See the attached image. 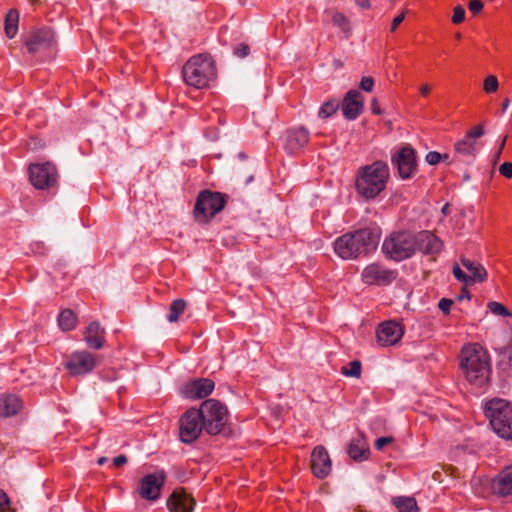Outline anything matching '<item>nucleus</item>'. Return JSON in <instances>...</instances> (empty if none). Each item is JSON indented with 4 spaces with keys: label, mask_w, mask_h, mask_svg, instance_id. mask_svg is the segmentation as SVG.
Instances as JSON below:
<instances>
[{
    "label": "nucleus",
    "mask_w": 512,
    "mask_h": 512,
    "mask_svg": "<svg viewBox=\"0 0 512 512\" xmlns=\"http://www.w3.org/2000/svg\"><path fill=\"white\" fill-rule=\"evenodd\" d=\"M378 227H368L345 233L334 241L335 253L344 260L356 259L375 251L380 241Z\"/></svg>",
    "instance_id": "f257e3e1"
},
{
    "label": "nucleus",
    "mask_w": 512,
    "mask_h": 512,
    "mask_svg": "<svg viewBox=\"0 0 512 512\" xmlns=\"http://www.w3.org/2000/svg\"><path fill=\"white\" fill-rule=\"evenodd\" d=\"M460 365L471 384L483 387L488 383L491 373L490 357L479 344L468 345L462 349Z\"/></svg>",
    "instance_id": "f03ea898"
},
{
    "label": "nucleus",
    "mask_w": 512,
    "mask_h": 512,
    "mask_svg": "<svg viewBox=\"0 0 512 512\" xmlns=\"http://www.w3.org/2000/svg\"><path fill=\"white\" fill-rule=\"evenodd\" d=\"M388 179V165L378 160L358 170L355 188L365 199H374L385 189Z\"/></svg>",
    "instance_id": "7ed1b4c3"
},
{
    "label": "nucleus",
    "mask_w": 512,
    "mask_h": 512,
    "mask_svg": "<svg viewBox=\"0 0 512 512\" xmlns=\"http://www.w3.org/2000/svg\"><path fill=\"white\" fill-rule=\"evenodd\" d=\"M182 75L187 85L202 89L215 79V64L209 56L196 55L185 63Z\"/></svg>",
    "instance_id": "20e7f679"
},
{
    "label": "nucleus",
    "mask_w": 512,
    "mask_h": 512,
    "mask_svg": "<svg viewBox=\"0 0 512 512\" xmlns=\"http://www.w3.org/2000/svg\"><path fill=\"white\" fill-rule=\"evenodd\" d=\"M485 415L500 438L512 440V407L508 401L500 398L487 401Z\"/></svg>",
    "instance_id": "39448f33"
},
{
    "label": "nucleus",
    "mask_w": 512,
    "mask_h": 512,
    "mask_svg": "<svg viewBox=\"0 0 512 512\" xmlns=\"http://www.w3.org/2000/svg\"><path fill=\"white\" fill-rule=\"evenodd\" d=\"M197 410L201 414L200 419L206 433L217 435L223 430L228 420V411L221 402L216 399H208Z\"/></svg>",
    "instance_id": "423d86ee"
},
{
    "label": "nucleus",
    "mask_w": 512,
    "mask_h": 512,
    "mask_svg": "<svg viewBox=\"0 0 512 512\" xmlns=\"http://www.w3.org/2000/svg\"><path fill=\"white\" fill-rule=\"evenodd\" d=\"M414 234L408 231L392 233L382 244L383 252L394 261H402L412 257L414 252Z\"/></svg>",
    "instance_id": "0eeeda50"
},
{
    "label": "nucleus",
    "mask_w": 512,
    "mask_h": 512,
    "mask_svg": "<svg viewBox=\"0 0 512 512\" xmlns=\"http://www.w3.org/2000/svg\"><path fill=\"white\" fill-rule=\"evenodd\" d=\"M224 205L225 201L220 193L203 191L198 196L195 204V218L197 221L205 223L219 213Z\"/></svg>",
    "instance_id": "6e6552de"
},
{
    "label": "nucleus",
    "mask_w": 512,
    "mask_h": 512,
    "mask_svg": "<svg viewBox=\"0 0 512 512\" xmlns=\"http://www.w3.org/2000/svg\"><path fill=\"white\" fill-rule=\"evenodd\" d=\"M201 414L196 408L188 409L180 418V439L183 443L191 444L204 430Z\"/></svg>",
    "instance_id": "1a4fd4ad"
},
{
    "label": "nucleus",
    "mask_w": 512,
    "mask_h": 512,
    "mask_svg": "<svg viewBox=\"0 0 512 512\" xmlns=\"http://www.w3.org/2000/svg\"><path fill=\"white\" fill-rule=\"evenodd\" d=\"M56 167L50 163L31 164L29 167V178L32 185L37 189H48L57 181Z\"/></svg>",
    "instance_id": "9d476101"
},
{
    "label": "nucleus",
    "mask_w": 512,
    "mask_h": 512,
    "mask_svg": "<svg viewBox=\"0 0 512 512\" xmlns=\"http://www.w3.org/2000/svg\"><path fill=\"white\" fill-rule=\"evenodd\" d=\"M391 162L402 179H409L416 171L415 150L409 145L404 146L392 155Z\"/></svg>",
    "instance_id": "9b49d317"
},
{
    "label": "nucleus",
    "mask_w": 512,
    "mask_h": 512,
    "mask_svg": "<svg viewBox=\"0 0 512 512\" xmlns=\"http://www.w3.org/2000/svg\"><path fill=\"white\" fill-rule=\"evenodd\" d=\"M165 480L166 474L162 470L145 475L139 484L140 496L149 501L157 500Z\"/></svg>",
    "instance_id": "f8f14e48"
},
{
    "label": "nucleus",
    "mask_w": 512,
    "mask_h": 512,
    "mask_svg": "<svg viewBox=\"0 0 512 512\" xmlns=\"http://www.w3.org/2000/svg\"><path fill=\"white\" fill-rule=\"evenodd\" d=\"M54 44V32L48 28L39 29L32 32L25 41V46L31 54L44 53L51 49Z\"/></svg>",
    "instance_id": "ddd939ff"
},
{
    "label": "nucleus",
    "mask_w": 512,
    "mask_h": 512,
    "mask_svg": "<svg viewBox=\"0 0 512 512\" xmlns=\"http://www.w3.org/2000/svg\"><path fill=\"white\" fill-rule=\"evenodd\" d=\"M96 359L94 355L87 351H77L72 353L65 362V368L71 375H83L94 369Z\"/></svg>",
    "instance_id": "4468645a"
},
{
    "label": "nucleus",
    "mask_w": 512,
    "mask_h": 512,
    "mask_svg": "<svg viewBox=\"0 0 512 512\" xmlns=\"http://www.w3.org/2000/svg\"><path fill=\"white\" fill-rule=\"evenodd\" d=\"M404 329L396 321L390 320L381 323L376 331L377 342L382 347L397 344L403 337Z\"/></svg>",
    "instance_id": "2eb2a0df"
},
{
    "label": "nucleus",
    "mask_w": 512,
    "mask_h": 512,
    "mask_svg": "<svg viewBox=\"0 0 512 512\" xmlns=\"http://www.w3.org/2000/svg\"><path fill=\"white\" fill-rule=\"evenodd\" d=\"M215 384L211 379L200 378L183 385L181 392L184 397L196 400L202 399L212 393Z\"/></svg>",
    "instance_id": "dca6fc26"
},
{
    "label": "nucleus",
    "mask_w": 512,
    "mask_h": 512,
    "mask_svg": "<svg viewBox=\"0 0 512 512\" xmlns=\"http://www.w3.org/2000/svg\"><path fill=\"white\" fill-rule=\"evenodd\" d=\"M342 113L347 120H355L364 109V98L356 89L349 90L342 101Z\"/></svg>",
    "instance_id": "f3484780"
},
{
    "label": "nucleus",
    "mask_w": 512,
    "mask_h": 512,
    "mask_svg": "<svg viewBox=\"0 0 512 512\" xmlns=\"http://www.w3.org/2000/svg\"><path fill=\"white\" fill-rule=\"evenodd\" d=\"M395 278V273L378 264L367 266L362 272V279L366 284L388 285Z\"/></svg>",
    "instance_id": "a211bd4d"
},
{
    "label": "nucleus",
    "mask_w": 512,
    "mask_h": 512,
    "mask_svg": "<svg viewBox=\"0 0 512 512\" xmlns=\"http://www.w3.org/2000/svg\"><path fill=\"white\" fill-rule=\"evenodd\" d=\"M414 239L416 240L414 252L418 250L427 255H434L439 253L442 249L441 240L430 231H420L414 234Z\"/></svg>",
    "instance_id": "6ab92c4d"
},
{
    "label": "nucleus",
    "mask_w": 512,
    "mask_h": 512,
    "mask_svg": "<svg viewBox=\"0 0 512 512\" xmlns=\"http://www.w3.org/2000/svg\"><path fill=\"white\" fill-rule=\"evenodd\" d=\"M309 140V131L303 127L290 128L285 133L284 149L288 154L301 150Z\"/></svg>",
    "instance_id": "aec40b11"
},
{
    "label": "nucleus",
    "mask_w": 512,
    "mask_h": 512,
    "mask_svg": "<svg viewBox=\"0 0 512 512\" xmlns=\"http://www.w3.org/2000/svg\"><path fill=\"white\" fill-rule=\"evenodd\" d=\"M311 470L319 479L327 477L331 471V460L323 446H316L311 454Z\"/></svg>",
    "instance_id": "412c9836"
},
{
    "label": "nucleus",
    "mask_w": 512,
    "mask_h": 512,
    "mask_svg": "<svg viewBox=\"0 0 512 512\" xmlns=\"http://www.w3.org/2000/svg\"><path fill=\"white\" fill-rule=\"evenodd\" d=\"M196 502L183 488L175 489L167 499L169 512H193Z\"/></svg>",
    "instance_id": "4be33fe9"
},
{
    "label": "nucleus",
    "mask_w": 512,
    "mask_h": 512,
    "mask_svg": "<svg viewBox=\"0 0 512 512\" xmlns=\"http://www.w3.org/2000/svg\"><path fill=\"white\" fill-rule=\"evenodd\" d=\"M492 492L500 497L512 495V465L502 469L491 481Z\"/></svg>",
    "instance_id": "5701e85b"
},
{
    "label": "nucleus",
    "mask_w": 512,
    "mask_h": 512,
    "mask_svg": "<svg viewBox=\"0 0 512 512\" xmlns=\"http://www.w3.org/2000/svg\"><path fill=\"white\" fill-rule=\"evenodd\" d=\"M347 453L350 458L357 462H362L368 459L370 450L363 434H359L351 439L347 447Z\"/></svg>",
    "instance_id": "b1692460"
},
{
    "label": "nucleus",
    "mask_w": 512,
    "mask_h": 512,
    "mask_svg": "<svg viewBox=\"0 0 512 512\" xmlns=\"http://www.w3.org/2000/svg\"><path fill=\"white\" fill-rule=\"evenodd\" d=\"M105 329L98 321L91 322L84 332V340L89 348L101 349L104 346Z\"/></svg>",
    "instance_id": "393cba45"
},
{
    "label": "nucleus",
    "mask_w": 512,
    "mask_h": 512,
    "mask_svg": "<svg viewBox=\"0 0 512 512\" xmlns=\"http://www.w3.org/2000/svg\"><path fill=\"white\" fill-rule=\"evenodd\" d=\"M21 407V400L16 395H3L0 397V417L14 416L20 411Z\"/></svg>",
    "instance_id": "a878e982"
},
{
    "label": "nucleus",
    "mask_w": 512,
    "mask_h": 512,
    "mask_svg": "<svg viewBox=\"0 0 512 512\" xmlns=\"http://www.w3.org/2000/svg\"><path fill=\"white\" fill-rule=\"evenodd\" d=\"M461 264L469 271V278L471 280V283H481L487 279L488 273L486 269L483 267V265H481L480 263H475L474 261L468 258L462 257Z\"/></svg>",
    "instance_id": "bb28decb"
},
{
    "label": "nucleus",
    "mask_w": 512,
    "mask_h": 512,
    "mask_svg": "<svg viewBox=\"0 0 512 512\" xmlns=\"http://www.w3.org/2000/svg\"><path fill=\"white\" fill-rule=\"evenodd\" d=\"M19 23V12L16 9H11L5 16L4 30L8 38H13L17 34Z\"/></svg>",
    "instance_id": "cd10ccee"
},
{
    "label": "nucleus",
    "mask_w": 512,
    "mask_h": 512,
    "mask_svg": "<svg viewBox=\"0 0 512 512\" xmlns=\"http://www.w3.org/2000/svg\"><path fill=\"white\" fill-rule=\"evenodd\" d=\"M454 150L458 155L474 157L476 152V142L464 137L455 143Z\"/></svg>",
    "instance_id": "c85d7f7f"
},
{
    "label": "nucleus",
    "mask_w": 512,
    "mask_h": 512,
    "mask_svg": "<svg viewBox=\"0 0 512 512\" xmlns=\"http://www.w3.org/2000/svg\"><path fill=\"white\" fill-rule=\"evenodd\" d=\"M393 503L399 512H418V506L412 497H397Z\"/></svg>",
    "instance_id": "c756f323"
},
{
    "label": "nucleus",
    "mask_w": 512,
    "mask_h": 512,
    "mask_svg": "<svg viewBox=\"0 0 512 512\" xmlns=\"http://www.w3.org/2000/svg\"><path fill=\"white\" fill-rule=\"evenodd\" d=\"M58 323L63 331H70L76 325V316L72 310L65 309L60 313Z\"/></svg>",
    "instance_id": "7c9ffc66"
},
{
    "label": "nucleus",
    "mask_w": 512,
    "mask_h": 512,
    "mask_svg": "<svg viewBox=\"0 0 512 512\" xmlns=\"http://www.w3.org/2000/svg\"><path fill=\"white\" fill-rule=\"evenodd\" d=\"M339 102L336 99H330L322 104L318 111V117L320 119H328L334 115L339 109Z\"/></svg>",
    "instance_id": "2f4dec72"
},
{
    "label": "nucleus",
    "mask_w": 512,
    "mask_h": 512,
    "mask_svg": "<svg viewBox=\"0 0 512 512\" xmlns=\"http://www.w3.org/2000/svg\"><path fill=\"white\" fill-rule=\"evenodd\" d=\"M186 308V301L183 299H176L170 305V311L167 316V320L170 323H174L179 319V316L184 312Z\"/></svg>",
    "instance_id": "473e14b6"
},
{
    "label": "nucleus",
    "mask_w": 512,
    "mask_h": 512,
    "mask_svg": "<svg viewBox=\"0 0 512 512\" xmlns=\"http://www.w3.org/2000/svg\"><path fill=\"white\" fill-rule=\"evenodd\" d=\"M332 22L335 26L341 29L342 32L349 37L352 33L349 20L342 13H335L332 17Z\"/></svg>",
    "instance_id": "72a5a7b5"
},
{
    "label": "nucleus",
    "mask_w": 512,
    "mask_h": 512,
    "mask_svg": "<svg viewBox=\"0 0 512 512\" xmlns=\"http://www.w3.org/2000/svg\"><path fill=\"white\" fill-rule=\"evenodd\" d=\"M487 308L494 315L502 316V317H511L512 313L500 302L490 301L487 304Z\"/></svg>",
    "instance_id": "f704fd0d"
},
{
    "label": "nucleus",
    "mask_w": 512,
    "mask_h": 512,
    "mask_svg": "<svg viewBox=\"0 0 512 512\" xmlns=\"http://www.w3.org/2000/svg\"><path fill=\"white\" fill-rule=\"evenodd\" d=\"M342 373L349 377L359 378L361 375V362L358 360L351 361L348 367H342Z\"/></svg>",
    "instance_id": "c9c22d12"
},
{
    "label": "nucleus",
    "mask_w": 512,
    "mask_h": 512,
    "mask_svg": "<svg viewBox=\"0 0 512 512\" xmlns=\"http://www.w3.org/2000/svg\"><path fill=\"white\" fill-rule=\"evenodd\" d=\"M499 87L498 79L494 75H489L484 80L483 89L486 93H494Z\"/></svg>",
    "instance_id": "e433bc0d"
},
{
    "label": "nucleus",
    "mask_w": 512,
    "mask_h": 512,
    "mask_svg": "<svg viewBox=\"0 0 512 512\" xmlns=\"http://www.w3.org/2000/svg\"><path fill=\"white\" fill-rule=\"evenodd\" d=\"M0 512H14L10 506V499L6 492L0 489Z\"/></svg>",
    "instance_id": "4c0bfd02"
},
{
    "label": "nucleus",
    "mask_w": 512,
    "mask_h": 512,
    "mask_svg": "<svg viewBox=\"0 0 512 512\" xmlns=\"http://www.w3.org/2000/svg\"><path fill=\"white\" fill-rule=\"evenodd\" d=\"M484 134V128L483 125L479 124L474 126L472 129H470L465 137L471 139L472 141H475L480 138Z\"/></svg>",
    "instance_id": "58836bf2"
},
{
    "label": "nucleus",
    "mask_w": 512,
    "mask_h": 512,
    "mask_svg": "<svg viewBox=\"0 0 512 512\" xmlns=\"http://www.w3.org/2000/svg\"><path fill=\"white\" fill-rule=\"evenodd\" d=\"M453 275L454 277L462 282V283H465V284H471V280L469 278V275H467L466 273H464L462 271V269L458 266V265H454L453 266Z\"/></svg>",
    "instance_id": "ea45409f"
},
{
    "label": "nucleus",
    "mask_w": 512,
    "mask_h": 512,
    "mask_svg": "<svg viewBox=\"0 0 512 512\" xmlns=\"http://www.w3.org/2000/svg\"><path fill=\"white\" fill-rule=\"evenodd\" d=\"M465 19V10L462 6L458 5L454 8V14L452 16V22L459 24Z\"/></svg>",
    "instance_id": "a19ab883"
},
{
    "label": "nucleus",
    "mask_w": 512,
    "mask_h": 512,
    "mask_svg": "<svg viewBox=\"0 0 512 512\" xmlns=\"http://www.w3.org/2000/svg\"><path fill=\"white\" fill-rule=\"evenodd\" d=\"M359 86L363 91L371 92L374 88V79L368 76L362 77Z\"/></svg>",
    "instance_id": "79ce46f5"
},
{
    "label": "nucleus",
    "mask_w": 512,
    "mask_h": 512,
    "mask_svg": "<svg viewBox=\"0 0 512 512\" xmlns=\"http://www.w3.org/2000/svg\"><path fill=\"white\" fill-rule=\"evenodd\" d=\"M250 52V48L247 44H239L238 46H236L233 50V53L235 56L239 57V58H244L246 57Z\"/></svg>",
    "instance_id": "37998d69"
},
{
    "label": "nucleus",
    "mask_w": 512,
    "mask_h": 512,
    "mask_svg": "<svg viewBox=\"0 0 512 512\" xmlns=\"http://www.w3.org/2000/svg\"><path fill=\"white\" fill-rule=\"evenodd\" d=\"M426 162L430 165H436L442 160V155L436 151H430L425 158Z\"/></svg>",
    "instance_id": "c03bdc74"
},
{
    "label": "nucleus",
    "mask_w": 512,
    "mask_h": 512,
    "mask_svg": "<svg viewBox=\"0 0 512 512\" xmlns=\"http://www.w3.org/2000/svg\"><path fill=\"white\" fill-rule=\"evenodd\" d=\"M499 172L502 176L506 178H512V163L504 162L499 167Z\"/></svg>",
    "instance_id": "a18cd8bd"
},
{
    "label": "nucleus",
    "mask_w": 512,
    "mask_h": 512,
    "mask_svg": "<svg viewBox=\"0 0 512 512\" xmlns=\"http://www.w3.org/2000/svg\"><path fill=\"white\" fill-rule=\"evenodd\" d=\"M394 441L393 437H380L375 441V448L377 450H382L386 445L392 443Z\"/></svg>",
    "instance_id": "49530a36"
},
{
    "label": "nucleus",
    "mask_w": 512,
    "mask_h": 512,
    "mask_svg": "<svg viewBox=\"0 0 512 512\" xmlns=\"http://www.w3.org/2000/svg\"><path fill=\"white\" fill-rule=\"evenodd\" d=\"M452 304L453 301L451 299L442 298L438 303V307L444 314H448Z\"/></svg>",
    "instance_id": "de8ad7c7"
},
{
    "label": "nucleus",
    "mask_w": 512,
    "mask_h": 512,
    "mask_svg": "<svg viewBox=\"0 0 512 512\" xmlns=\"http://www.w3.org/2000/svg\"><path fill=\"white\" fill-rule=\"evenodd\" d=\"M468 9L473 14H478L483 9V3L480 0H470L469 5H468Z\"/></svg>",
    "instance_id": "09e8293b"
},
{
    "label": "nucleus",
    "mask_w": 512,
    "mask_h": 512,
    "mask_svg": "<svg viewBox=\"0 0 512 512\" xmlns=\"http://www.w3.org/2000/svg\"><path fill=\"white\" fill-rule=\"evenodd\" d=\"M405 18V14L404 13H401L400 15L396 16L393 21H392V24H391V31L394 32L398 26L403 22Z\"/></svg>",
    "instance_id": "8fccbe9b"
},
{
    "label": "nucleus",
    "mask_w": 512,
    "mask_h": 512,
    "mask_svg": "<svg viewBox=\"0 0 512 512\" xmlns=\"http://www.w3.org/2000/svg\"><path fill=\"white\" fill-rule=\"evenodd\" d=\"M128 462V458L126 455H119L113 459V464L115 467H121Z\"/></svg>",
    "instance_id": "3c124183"
},
{
    "label": "nucleus",
    "mask_w": 512,
    "mask_h": 512,
    "mask_svg": "<svg viewBox=\"0 0 512 512\" xmlns=\"http://www.w3.org/2000/svg\"><path fill=\"white\" fill-rule=\"evenodd\" d=\"M506 140H507V135L503 136V138H502V140L500 142L498 151L496 152V154L494 156V161L495 162H497L500 159L502 151H503V149L505 147V144H506Z\"/></svg>",
    "instance_id": "603ef678"
},
{
    "label": "nucleus",
    "mask_w": 512,
    "mask_h": 512,
    "mask_svg": "<svg viewBox=\"0 0 512 512\" xmlns=\"http://www.w3.org/2000/svg\"><path fill=\"white\" fill-rule=\"evenodd\" d=\"M371 110L374 114H377V115H380L382 114V110L380 109V107L378 106L377 104V100L376 99H373L371 101Z\"/></svg>",
    "instance_id": "864d4df0"
},
{
    "label": "nucleus",
    "mask_w": 512,
    "mask_h": 512,
    "mask_svg": "<svg viewBox=\"0 0 512 512\" xmlns=\"http://www.w3.org/2000/svg\"><path fill=\"white\" fill-rule=\"evenodd\" d=\"M355 2L360 8L368 9L370 7L369 0H355Z\"/></svg>",
    "instance_id": "5fc2aeb1"
},
{
    "label": "nucleus",
    "mask_w": 512,
    "mask_h": 512,
    "mask_svg": "<svg viewBox=\"0 0 512 512\" xmlns=\"http://www.w3.org/2000/svg\"><path fill=\"white\" fill-rule=\"evenodd\" d=\"M470 299V293L466 288H463L460 295L457 297L458 300Z\"/></svg>",
    "instance_id": "6e6d98bb"
},
{
    "label": "nucleus",
    "mask_w": 512,
    "mask_h": 512,
    "mask_svg": "<svg viewBox=\"0 0 512 512\" xmlns=\"http://www.w3.org/2000/svg\"><path fill=\"white\" fill-rule=\"evenodd\" d=\"M420 92L422 95L426 96L430 92V86L425 84L420 87Z\"/></svg>",
    "instance_id": "4d7b16f0"
},
{
    "label": "nucleus",
    "mask_w": 512,
    "mask_h": 512,
    "mask_svg": "<svg viewBox=\"0 0 512 512\" xmlns=\"http://www.w3.org/2000/svg\"><path fill=\"white\" fill-rule=\"evenodd\" d=\"M449 207H450L449 203H446V204L442 207V209H441V213H442V215H444V216H445V215H447V214H448V212H449Z\"/></svg>",
    "instance_id": "13d9d810"
},
{
    "label": "nucleus",
    "mask_w": 512,
    "mask_h": 512,
    "mask_svg": "<svg viewBox=\"0 0 512 512\" xmlns=\"http://www.w3.org/2000/svg\"><path fill=\"white\" fill-rule=\"evenodd\" d=\"M509 105H510V100L507 98L502 103V112L506 111V109L509 107Z\"/></svg>",
    "instance_id": "bf43d9fd"
},
{
    "label": "nucleus",
    "mask_w": 512,
    "mask_h": 512,
    "mask_svg": "<svg viewBox=\"0 0 512 512\" xmlns=\"http://www.w3.org/2000/svg\"><path fill=\"white\" fill-rule=\"evenodd\" d=\"M108 458L107 457H100L98 460H97V463L99 465H103L107 462Z\"/></svg>",
    "instance_id": "052dcab7"
},
{
    "label": "nucleus",
    "mask_w": 512,
    "mask_h": 512,
    "mask_svg": "<svg viewBox=\"0 0 512 512\" xmlns=\"http://www.w3.org/2000/svg\"><path fill=\"white\" fill-rule=\"evenodd\" d=\"M442 160H444L445 162H447V164H450L451 161L449 160V155L448 154H444L442 155Z\"/></svg>",
    "instance_id": "680f3d73"
},
{
    "label": "nucleus",
    "mask_w": 512,
    "mask_h": 512,
    "mask_svg": "<svg viewBox=\"0 0 512 512\" xmlns=\"http://www.w3.org/2000/svg\"><path fill=\"white\" fill-rule=\"evenodd\" d=\"M463 178H464L465 181H469L470 180V175L466 173V174H464Z\"/></svg>",
    "instance_id": "e2e57ef3"
},
{
    "label": "nucleus",
    "mask_w": 512,
    "mask_h": 512,
    "mask_svg": "<svg viewBox=\"0 0 512 512\" xmlns=\"http://www.w3.org/2000/svg\"><path fill=\"white\" fill-rule=\"evenodd\" d=\"M252 180H253V175H250V176L247 178V180H246V184H248V183L252 182Z\"/></svg>",
    "instance_id": "0e129e2a"
}]
</instances>
